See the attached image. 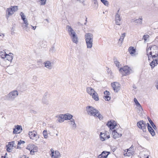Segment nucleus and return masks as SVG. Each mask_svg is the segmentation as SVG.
Returning a JSON list of instances; mask_svg holds the SVG:
<instances>
[{"mask_svg": "<svg viewBox=\"0 0 158 158\" xmlns=\"http://www.w3.org/2000/svg\"><path fill=\"white\" fill-rule=\"evenodd\" d=\"M146 51L149 60L150 58H155L158 56V47L156 45L150 46L148 48H147Z\"/></svg>", "mask_w": 158, "mask_h": 158, "instance_id": "obj_1", "label": "nucleus"}, {"mask_svg": "<svg viewBox=\"0 0 158 158\" xmlns=\"http://www.w3.org/2000/svg\"><path fill=\"white\" fill-rule=\"evenodd\" d=\"M93 35L91 33H86L85 36V41L88 48H91L93 46Z\"/></svg>", "mask_w": 158, "mask_h": 158, "instance_id": "obj_2", "label": "nucleus"}, {"mask_svg": "<svg viewBox=\"0 0 158 158\" xmlns=\"http://www.w3.org/2000/svg\"><path fill=\"white\" fill-rule=\"evenodd\" d=\"M86 110L89 115L94 117H95L96 113L98 111V110L95 109L94 107L90 106H87L86 108Z\"/></svg>", "mask_w": 158, "mask_h": 158, "instance_id": "obj_3", "label": "nucleus"}, {"mask_svg": "<svg viewBox=\"0 0 158 158\" xmlns=\"http://www.w3.org/2000/svg\"><path fill=\"white\" fill-rule=\"evenodd\" d=\"M131 70L130 68L127 66H126L123 67L119 69V71L123 73V76H126L130 73V70Z\"/></svg>", "mask_w": 158, "mask_h": 158, "instance_id": "obj_4", "label": "nucleus"}, {"mask_svg": "<svg viewBox=\"0 0 158 158\" xmlns=\"http://www.w3.org/2000/svg\"><path fill=\"white\" fill-rule=\"evenodd\" d=\"M137 125L140 129H142L143 132L146 131V124L143 120H141L137 123Z\"/></svg>", "mask_w": 158, "mask_h": 158, "instance_id": "obj_5", "label": "nucleus"}, {"mask_svg": "<svg viewBox=\"0 0 158 158\" xmlns=\"http://www.w3.org/2000/svg\"><path fill=\"white\" fill-rule=\"evenodd\" d=\"M18 95V92L17 90H13L8 94V99L9 100H13Z\"/></svg>", "mask_w": 158, "mask_h": 158, "instance_id": "obj_6", "label": "nucleus"}, {"mask_svg": "<svg viewBox=\"0 0 158 158\" xmlns=\"http://www.w3.org/2000/svg\"><path fill=\"white\" fill-rule=\"evenodd\" d=\"M111 85L115 92H118L120 89V85L118 82H114L112 83Z\"/></svg>", "mask_w": 158, "mask_h": 158, "instance_id": "obj_7", "label": "nucleus"}, {"mask_svg": "<svg viewBox=\"0 0 158 158\" xmlns=\"http://www.w3.org/2000/svg\"><path fill=\"white\" fill-rule=\"evenodd\" d=\"M15 141H12L11 142L8 143V145H7L6 146V151L8 152H11V149L14 147H15Z\"/></svg>", "mask_w": 158, "mask_h": 158, "instance_id": "obj_8", "label": "nucleus"}, {"mask_svg": "<svg viewBox=\"0 0 158 158\" xmlns=\"http://www.w3.org/2000/svg\"><path fill=\"white\" fill-rule=\"evenodd\" d=\"M100 137L101 141H104L109 138L110 136L109 135H107L106 133H102L101 132L100 135Z\"/></svg>", "mask_w": 158, "mask_h": 158, "instance_id": "obj_9", "label": "nucleus"}, {"mask_svg": "<svg viewBox=\"0 0 158 158\" xmlns=\"http://www.w3.org/2000/svg\"><path fill=\"white\" fill-rule=\"evenodd\" d=\"M14 12L12 10V8L11 7L7 8L6 11V17L7 19H8L9 17L12 15L14 13Z\"/></svg>", "mask_w": 158, "mask_h": 158, "instance_id": "obj_10", "label": "nucleus"}, {"mask_svg": "<svg viewBox=\"0 0 158 158\" xmlns=\"http://www.w3.org/2000/svg\"><path fill=\"white\" fill-rule=\"evenodd\" d=\"M13 133L14 134L20 133L22 131V126L20 125H17L15 126V128H13Z\"/></svg>", "mask_w": 158, "mask_h": 158, "instance_id": "obj_11", "label": "nucleus"}, {"mask_svg": "<svg viewBox=\"0 0 158 158\" xmlns=\"http://www.w3.org/2000/svg\"><path fill=\"white\" fill-rule=\"evenodd\" d=\"M107 126L110 129H114L116 125V122L114 121L112 122L109 121L106 124Z\"/></svg>", "mask_w": 158, "mask_h": 158, "instance_id": "obj_12", "label": "nucleus"}, {"mask_svg": "<svg viewBox=\"0 0 158 158\" xmlns=\"http://www.w3.org/2000/svg\"><path fill=\"white\" fill-rule=\"evenodd\" d=\"M153 59L152 61L150 63V65L152 69L153 68L156 66L158 64V56L156 57L152 58Z\"/></svg>", "mask_w": 158, "mask_h": 158, "instance_id": "obj_13", "label": "nucleus"}, {"mask_svg": "<svg viewBox=\"0 0 158 158\" xmlns=\"http://www.w3.org/2000/svg\"><path fill=\"white\" fill-rule=\"evenodd\" d=\"M147 126L148 127V130L152 135V136L155 135L156 134L155 132L154 129L152 128V127L150 125V124L148 123H147Z\"/></svg>", "mask_w": 158, "mask_h": 158, "instance_id": "obj_14", "label": "nucleus"}, {"mask_svg": "<svg viewBox=\"0 0 158 158\" xmlns=\"http://www.w3.org/2000/svg\"><path fill=\"white\" fill-rule=\"evenodd\" d=\"M121 18L120 17V15L116 14L115 15V21L116 25H120L121 24Z\"/></svg>", "mask_w": 158, "mask_h": 158, "instance_id": "obj_15", "label": "nucleus"}, {"mask_svg": "<svg viewBox=\"0 0 158 158\" xmlns=\"http://www.w3.org/2000/svg\"><path fill=\"white\" fill-rule=\"evenodd\" d=\"M104 98L106 101H109L110 99V93L109 91L106 90L104 92Z\"/></svg>", "mask_w": 158, "mask_h": 158, "instance_id": "obj_16", "label": "nucleus"}, {"mask_svg": "<svg viewBox=\"0 0 158 158\" xmlns=\"http://www.w3.org/2000/svg\"><path fill=\"white\" fill-rule=\"evenodd\" d=\"M56 118H57L56 121H58L60 123H62L65 120L64 115L62 114L57 115L56 116Z\"/></svg>", "mask_w": 158, "mask_h": 158, "instance_id": "obj_17", "label": "nucleus"}, {"mask_svg": "<svg viewBox=\"0 0 158 158\" xmlns=\"http://www.w3.org/2000/svg\"><path fill=\"white\" fill-rule=\"evenodd\" d=\"M86 92L88 94L91 96L93 93L95 92L94 90L91 87H87L86 88Z\"/></svg>", "mask_w": 158, "mask_h": 158, "instance_id": "obj_18", "label": "nucleus"}, {"mask_svg": "<svg viewBox=\"0 0 158 158\" xmlns=\"http://www.w3.org/2000/svg\"><path fill=\"white\" fill-rule=\"evenodd\" d=\"M128 52L131 56L135 55L136 52V49L133 47H130L128 49Z\"/></svg>", "mask_w": 158, "mask_h": 158, "instance_id": "obj_19", "label": "nucleus"}, {"mask_svg": "<svg viewBox=\"0 0 158 158\" xmlns=\"http://www.w3.org/2000/svg\"><path fill=\"white\" fill-rule=\"evenodd\" d=\"M112 134L113 135V137L114 139H116L117 138L121 137L122 134H120L118 133L115 130H114L112 131Z\"/></svg>", "mask_w": 158, "mask_h": 158, "instance_id": "obj_20", "label": "nucleus"}, {"mask_svg": "<svg viewBox=\"0 0 158 158\" xmlns=\"http://www.w3.org/2000/svg\"><path fill=\"white\" fill-rule=\"evenodd\" d=\"M44 66L46 67L47 68L49 69H52V64L51 62L49 61H46L44 62Z\"/></svg>", "mask_w": 158, "mask_h": 158, "instance_id": "obj_21", "label": "nucleus"}, {"mask_svg": "<svg viewBox=\"0 0 158 158\" xmlns=\"http://www.w3.org/2000/svg\"><path fill=\"white\" fill-rule=\"evenodd\" d=\"M28 135H29V136L31 139H33V138L35 137L37 133L36 131H29Z\"/></svg>", "mask_w": 158, "mask_h": 158, "instance_id": "obj_22", "label": "nucleus"}, {"mask_svg": "<svg viewBox=\"0 0 158 158\" xmlns=\"http://www.w3.org/2000/svg\"><path fill=\"white\" fill-rule=\"evenodd\" d=\"M12 53H9L8 54H6V55L5 58H6V60H8V61H10L11 62L13 59V56L12 55Z\"/></svg>", "mask_w": 158, "mask_h": 158, "instance_id": "obj_23", "label": "nucleus"}, {"mask_svg": "<svg viewBox=\"0 0 158 158\" xmlns=\"http://www.w3.org/2000/svg\"><path fill=\"white\" fill-rule=\"evenodd\" d=\"M66 29L67 30L69 35L75 32L71 27L69 25H67L66 26Z\"/></svg>", "mask_w": 158, "mask_h": 158, "instance_id": "obj_24", "label": "nucleus"}, {"mask_svg": "<svg viewBox=\"0 0 158 158\" xmlns=\"http://www.w3.org/2000/svg\"><path fill=\"white\" fill-rule=\"evenodd\" d=\"M147 118L152 126L154 130H156L157 129V127L149 117H148Z\"/></svg>", "mask_w": 158, "mask_h": 158, "instance_id": "obj_25", "label": "nucleus"}, {"mask_svg": "<svg viewBox=\"0 0 158 158\" xmlns=\"http://www.w3.org/2000/svg\"><path fill=\"white\" fill-rule=\"evenodd\" d=\"M64 118L65 120H71L72 119L73 117V116L70 114H64Z\"/></svg>", "mask_w": 158, "mask_h": 158, "instance_id": "obj_26", "label": "nucleus"}, {"mask_svg": "<svg viewBox=\"0 0 158 158\" xmlns=\"http://www.w3.org/2000/svg\"><path fill=\"white\" fill-rule=\"evenodd\" d=\"M92 98L96 101H98L99 100V98L98 94L95 91V93H93V94L91 95Z\"/></svg>", "mask_w": 158, "mask_h": 158, "instance_id": "obj_27", "label": "nucleus"}, {"mask_svg": "<svg viewBox=\"0 0 158 158\" xmlns=\"http://www.w3.org/2000/svg\"><path fill=\"white\" fill-rule=\"evenodd\" d=\"M110 153V152H108L106 151H103L101 154L102 155H103V157L104 158H107L109 154Z\"/></svg>", "mask_w": 158, "mask_h": 158, "instance_id": "obj_28", "label": "nucleus"}, {"mask_svg": "<svg viewBox=\"0 0 158 158\" xmlns=\"http://www.w3.org/2000/svg\"><path fill=\"white\" fill-rule=\"evenodd\" d=\"M142 18H139L138 19H136L135 20L134 22L136 23L139 24H142Z\"/></svg>", "mask_w": 158, "mask_h": 158, "instance_id": "obj_29", "label": "nucleus"}, {"mask_svg": "<svg viewBox=\"0 0 158 158\" xmlns=\"http://www.w3.org/2000/svg\"><path fill=\"white\" fill-rule=\"evenodd\" d=\"M6 54H7L6 53V52L4 51L0 52V58H1L2 59L5 58Z\"/></svg>", "mask_w": 158, "mask_h": 158, "instance_id": "obj_30", "label": "nucleus"}, {"mask_svg": "<svg viewBox=\"0 0 158 158\" xmlns=\"http://www.w3.org/2000/svg\"><path fill=\"white\" fill-rule=\"evenodd\" d=\"M134 102L135 103V105L137 107H139V108L141 109H142V107L140 104V103H139L138 101L135 98L134 99Z\"/></svg>", "mask_w": 158, "mask_h": 158, "instance_id": "obj_31", "label": "nucleus"}, {"mask_svg": "<svg viewBox=\"0 0 158 158\" xmlns=\"http://www.w3.org/2000/svg\"><path fill=\"white\" fill-rule=\"evenodd\" d=\"M95 117H98L100 120L102 119L103 118V117L102 116V115L100 114L98 110L96 113Z\"/></svg>", "mask_w": 158, "mask_h": 158, "instance_id": "obj_32", "label": "nucleus"}, {"mask_svg": "<svg viewBox=\"0 0 158 158\" xmlns=\"http://www.w3.org/2000/svg\"><path fill=\"white\" fill-rule=\"evenodd\" d=\"M38 151V148L37 147L34 146V148H33V149L31 151V152L30 153L32 155H33L34 154V153Z\"/></svg>", "mask_w": 158, "mask_h": 158, "instance_id": "obj_33", "label": "nucleus"}, {"mask_svg": "<svg viewBox=\"0 0 158 158\" xmlns=\"http://www.w3.org/2000/svg\"><path fill=\"white\" fill-rule=\"evenodd\" d=\"M133 152L131 150L129 149H128L127 150V152H126L125 154H124V155L126 156H129L131 155V152Z\"/></svg>", "mask_w": 158, "mask_h": 158, "instance_id": "obj_34", "label": "nucleus"}, {"mask_svg": "<svg viewBox=\"0 0 158 158\" xmlns=\"http://www.w3.org/2000/svg\"><path fill=\"white\" fill-rule=\"evenodd\" d=\"M126 33H124L122 34V36L120 37V38L119 39V41H121V43L122 44L123 41V40L124 38V37H125L126 35Z\"/></svg>", "mask_w": 158, "mask_h": 158, "instance_id": "obj_35", "label": "nucleus"}, {"mask_svg": "<svg viewBox=\"0 0 158 158\" xmlns=\"http://www.w3.org/2000/svg\"><path fill=\"white\" fill-rule=\"evenodd\" d=\"M21 88L22 89V90H24L27 88V86L25 83H23L20 85Z\"/></svg>", "mask_w": 158, "mask_h": 158, "instance_id": "obj_36", "label": "nucleus"}, {"mask_svg": "<svg viewBox=\"0 0 158 158\" xmlns=\"http://www.w3.org/2000/svg\"><path fill=\"white\" fill-rule=\"evenodd\" d=\"M51 156L52 157L54 156V158H58V156H56V155H54V150L52 149H51Z\"/></svg>", "mask_w": 158, "mask_h": 158, "instance_id": "obj_37", "label": "nucleus"}, {"mask_svg": "<svg viewBox=\"0 0 158 158\" xmlns=\"http://www.w3.org/2000/svg\"><path fill=\"white\" fill-rule=\"evenodd\" d=\"M101 2L106 6H107L109 5V2L106 0H101Z\"/></svg>", "mask_w": 158, "mask_h": 158, "instance_id": "obj_38", "label": "nucleus"}, {"mask_svg": "<svg viewBox=\"0 0 158 158\" xmlns=\"http://www.w3.org/2000/svg\"><path fill=\"white\" fill-rule=\"evenodd\" d=\"M23 21L24 23L25 24V25L24 26V28L26 29V28H27V25L28 24V21L26 19H25V20H23Z\"/></svg>", "mask_w": 158, "mask_h": 158, "instance_id": "obj_39", "label": "nucleus"}, {"mask_svg": "<svg viewBox=\"0 0 158 158\" xmlns=\"http://www.w3.org/2000/svg\"><path fill=\"white\" fill-rule=\"evenodd\" d=\"M72 40L73 42L75 43L76 44H77L78 42V38L77 36L72 39Z\"/></svg>", "mask_w": 158, "mask_h": 158, "instance_id": "obj_40", "label": "nucleus"}, {"mask_svg": "<svg viewBox=\"0 0 158 158\" xmlns=\"http://www.w3.org/2000/svg\"><path fill=\"white\" fill-rule=\"evenodd\" d=\"M43 135L45 138H47L48 137L47 131L46 130H44L43 132Z\"/></svg>", "mask_w": 158, "mask_h": 158, "instance_id": "obj_41", "label": "nucleus"}, {"mask_svg": "<svg viewBox=\"0 0 158 158\" xmlns=\"http://www.w3.org/2000/svg\"><path fill=\"white\" fill-rule=\"evenodd\" d=\"M20 15L21 16V19L23 20H25V19H26L25 18V16L24 15V13H23V12H20Z\"/></svg>", "mask_w": 158, "mask_h": 158, "instance_id": "obj_42", "label": "nucleus"}, {"mask_svg": "<svg viewBox=\"0 0 158 158\" xmlns=\"http://www.w3.org/2000/svg\"><path fill=\"white\" fill-rule=\"evenodd\" d=\"M114 62L116 66L119 68V62L117 60V59H114Z\"/></svg>", "mask_w": 158, "mask_h": 158, "instance_id": "obj_43", "label": "nucleus"}, {"mask_svg": "<svg viewBox=\"0 0 158 158\" xmlns=\"http://www.w3.org/2000/svg\"><path fill=\"white\" fill-rule=\"evenodd\" d=\"M71 37V39H73L74 38H75L77 36V35L75 32L73 33H72L69 35Z\"/></svg>", "mask_w": 158, "mask_h": 158, "instance_id": "obj_44", "label": "nucleus"}, {"mask_svg": "<svg viewBox=\"0 0 158 158\" xmlns=\"http://www.w3.org/2000/svg\"><path fill=\"white\" fill-rule=\"evenodd\" d=\"M11 8H12V10L14 12H15L18 10V6H11Z\"/></svg>", "mask_w": 158, "mask_h": 158, "instance_id": "obj_45", "label": "nucleus"}, {"mask_svg": "<svg viewBox=\"0 0 158 158\" xmlns=\"http://www.w3.org/2000/svg\"><path fill=\"white\" fill-rule=\"evenodd\" d=\"M42 101L44 104H45L46 105H48L49 104L48 101L45 98L43 99Z\"/></svg>", "mask_w": 158, "mask_h": 158, "instance_id": "obj_46", "label": "nucleus"}, {"mask_svg": "<svg viewBox=\"0 0 158 158\" xmlns=\"http://www.w3.org/2000/svg\"><path fill=\"white\" fill-rule=\"evenodd\" d=\"M37 64L39 65V67H41L43 65L42 64L41 60H38L37 62Z\"/></svg>", "mask_w": 158, "mask_h": 158, "instance_id": "obj_47", "label": "nucleus"}, {"mask_svg": "<svg viewBox=\"0 0 158 158\" xmlns=\"http://www.w3.org/2000/svg\"><path fill=\"white\" fill-rule=\"evenodd\" d=\"M70 120V121H69V122L73 123L74 127H77L76 124V123H75L74 120L72 118V119Z\"/></svg>", "mask_w": 158, "mask_h": 158, "instance_id": "obj_48", "label": "nucleus"}, {"mask_svg": "<svg viewBox=\"0 0 158 158\" xmlns=\"http://www.w3.org/2000/svg\"><path fill=\"white\" fill-rule=\"evenodd\" d=\"M35 145L33 144H29V147H30V149L29 151H30V152H31V151L33 149V148H34Z\"/></svg>", "mask_w": 158, "mask_h": 158, "instance_id": "obj_49", "label": "nucleus"}, {"mask_svg": "<svg viewBox=\"0 0 158 158\" xmlns=\"http://www.w3.org/2000/svg\"><path fill=\"white\" fill-rule=\"evenodd\" d=\"M24 143H25V142L24 141L20 140L18 141L17 144L18 145H20L21 144Z\"/></svg>", "mask_w": 158, "mask_h": 158, "instance_id": "obj_50", "label": "nucleus"}, {"mask_svg": "<svg viewBox=\"0 0 158 158\" xmlns=\"http://www.w3.org/2000/svg\"><path fill=\"white\" fill-rule=\"evenodd\" d=\"M40 1H41V5H44L46 1V0H40Z\"/></svg>", "mask_w": 158, "mask_h": 158, "instance_id": "obj_51", "label": "nucleus"}, {"mask_svg": "<svg viewBox=\"0 0 158 158\" xmlns=\"http://www.w3.org/2000/svg\"><path fill=\"white\" fill-rule=\"evenodd\" d=\"M140 109L139 108V112H138V113L140 116H143V113H142L143 109H141V110H140Z\"/></svg>", "mask_w": 158, "mask_h": 158, "instance_id": "obj_52", "label": "nucleus"}, {"mask_svg": "<svg viewBox=\"0 0 158 158\" xmlns=\"http://www.w3.org/2000/svg\"><path fill=\"white\" fill-rule=\"evenodd\" d=\"M149 37V36L148 35H144L143 36V39L145 41H146L147 39Z\"/></svg>", "mask_w": 158, "mask_h": 158, "instance_id": "obj_53", "label": "nucleus"}, {"mask_svg": "<svg viewBox=\"0 0 158 158\" xmlns=\"http://www.w3.org/2000/svg\"><path fill=\"white\" fill-rule=\"evenodd\" d=\"M30 112L32 114H36L37 113V112L32 110H30Z\"/></svg>", "mask_w": 158, "mask_h": 158, "instance_id": "obj_54", "label": "nucleus"}, {"mask_svg": "<svg viewBox=\"0 0 158 158\" xmlns=\"http://www.w3.org/2000/svg\"><path fill=\"white\" fill-rule=\"evenodd\" d=\"M69 124H70V125H71V126H71V127H72V128L73 129H75L76 128V127H73V123H71H71H70V122H69Z\"/></svg>", "mask_w": 158, "mask_h": 158, "instance_id": "obj_55", "label": "nucleus"}, {"mask_svg": "<svg viewBox=\"0 0 158 158\" xmlns=\"http://www.w3.org/2000/svg\"><path fill=\"white\" fill-rule=\"evenodd\" d=\"M55 154L57 156H58L60 154L59 152L58 151H55Z\"/></svg>", "mask_w": 158, "mask_h": 158, "instance_id": "obj_56", "label": "nucleus"}, {"mask_svg": "<svg viewBox=\"0 0 158 158\" xmlns=\"http://www.w3.org/2000/svg\"><path fill=\"white\" fill-rule=\"evenodd\" d=\"M94 4L96 5H97V7L98 6V2H97V0H94Z\"/></svg>", "mask_w": 158, "mask_h": 158, "instance_id": "obj_57", "label": "nucleus"}, {"mask_svg": "<svg viewBox=\"0 0 158 158\" xmlns=\"http://www.w3.org/2000/svg\"><path fill=\"white\" fill-rule=\"evenodd\" d=\"M98 158H104V157H103V155H102L101 154L99 155L98 156Z\"/></svg>", "mask_w": 158, "mask_h": 158, "instance_id": "obj_58", "label": "nucleus"}, {"mask_svg": "<svg viewBox=\"0 0 158 158\" xmlns=\"http://www.w3.org/2000/svg\"><path fill=\"white\" fill-rule=\"evenodd\" d=\"M32 79L34 80H36L37 79V77L35 76H34L33 77Z\"/></svg>", "mask_w": 158, "mask_h": 158, "instance_id": "obj_59", "label": "nucleus"}, {"mask_svg": "<svg viewBox=\"0 0 158 158\" xmlns=\"http://www.w3.org/2000/svg\"><path fill=\"white\" fill-rule=\"evenodd\" d=\"M20 158H28V157L26 158V156L25 155H23L22 157H20Z\"/></svg>", "mask_w": 158, "mask_h": 158, "instance_id": "obj_60", "label": "nucleus"}, {"mask_svg": "<svg viewBox=\"0 0 158 158\" xmlns=\"http://www.w3.org/2000/svg\"><path fill=\"white\" fill-rule=\"evenodd\" d=\"M78 1H79L80 2L83 3L84 2V0H77Z\"/></svg>", "mask_w": 158, "mask_h": 158, "instance_id": "obj_61", "label": "nucleus"}, {"mask_svg": "<svg viewBox=\"0 0 158 158\" xmlns=\"http://www.w3.org/2000/svg\"><path fill=\"white\" fill-rule=\"evenodd\" d=\"M26 149L29 150V144L26 147Z\"/></svg>", "mask_w": 158, "mask_h": 158, "instance_id": "obj_62", "label": "nucleus"}, {"mask_svg": "<svg viewBox=\"0 0 158 158\" xmlns=\"http://www.w3.org/2000/svg\"><path fill=\"white\" fill-rule=\"evenodd\" d=\"M31 26L32 27V29L33 30H35L36 28V26Z\"/></svg>", "mask_w": 158, "mask_h": 158, "instance_id": "obj_63", "label": "nucleus"}, {"mask_svg": "<svg viewBox=\"0 0 158 158\" xmlns=\"http://www.w3.org/2000/svg\"><path fill=\"white\" fill-rule=\"evenodd\" d=\"M18 148L19 149H21V147H19V145H18L17 146V148Z\"/></svg>", "mask_w": 158, "mask_h": 158, "instance_id": "obj_64", "label": "nucleus"}]
</instances>
